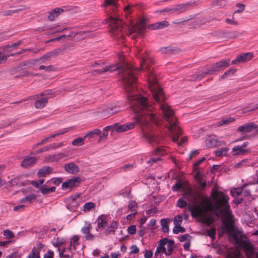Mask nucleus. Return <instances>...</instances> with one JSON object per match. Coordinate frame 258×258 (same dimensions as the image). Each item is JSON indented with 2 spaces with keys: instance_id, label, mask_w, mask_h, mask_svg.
Masks as SVG:
<instances>
[{
  "instance_id": "nucleus-1",
  "label": "nucleus",
  "mask_w": 258,
  "mask_h": 258,
  "mask_svg": "<svg viewBox=\"0 0 258 258\" xmlns=\"http://www.w3.org/2000/svg\"><path fill=\"white\" fill-rule=\"evenodd\" d=\"M212 196L215 202V208L209 199L206 198L202 199L198 192L190 188H187L183 195L184 199L191 203L187 206L191 216L198 217L201 222L208 225L213 221V212L217 216H219L221 214H229L228 195L222 191L213 190Z\"/></svg>"
},
{
  "instance_id": "nucleus-2",
  "label": "nucleus",
  "mask_w": 258,
  "mask_h": 258,
  "mask_svg": "<svg viewBox=\"0 0 258 258\" xmlns=\"http://www.w3.org/2000/svg\"><path fill=\"white\" fill-rule=\"evenodd\" d=\"M128 101L132 110L137 113L135 116V121L122 125L115 123L105 127L104 130H111L112 132L116 131L117 133H121L134 128L135 124L138 123L143 130V138L150 144L158 143L159 141L158 137L154 134L149 133L145 129V127L149 125L150 122L157 126L161 124L160 120L153 113L154 107L149 103L146 97L140 94L134 95L132 97L128 96Z\"/></svg>"
},
{
  "instance_id": "nucleus-3",
  "label": "nucleus",
  "mask_w": 258,
  "mask_h": 258,
  "mask_svg": "<svg viewBox=\"0 0 258 258\" xmlns=\"http://www.w3.org/2000/svg\"><path fill=\"white\" fill-rule=\"evenodd\" d=\"M149 87L152 92L154 99L158 103L159 108L164 119L168 122L169 131L172 135L173 142H177L179 136L181 134V129L175 116L174 111L165 101L164 95L161 88L158 85V80L156 75L150 71L148 73Z\"/></svg>"
},
{
  "instance_id": "nucleus-4",
  "label": "nucleus",
  "mask_w": 258,
  "mask_h": 258,
  "mask_svg": "<svg viewBox=\"0 0 258 258\" xmlns=\"http://www.w3.org/2000/svg\"><path fill=\"white\" fill-rule=\"evenodd\" d=\"M102 69L96 70L95 72L102 74L105 72L118 70L121 75L122 85L127 92L128 96L132 97L134 95L139 94L137 87L136 74L139 70L138 68H134L127 62L111 64L104 66L102 64Z\"/></svg>"
},
{
  "instance_id": "nucleus-5",
  "label": "nucleus",
  "mask_w": 258,
  "mask_h": 258,
  "mask_svg": "<svg viewBox=\"0 0 258 258\" xmlns=\"http://www.w3.org/2000/svg\"><path fill=\"white\" fill-rule=\"evenodd\" d=\"M118 5V0H105L101 6L104 8L107 15L109 16L108 18L104 20V23L109 24L110 34L115 39L122 38L121 31L124 24L121 19L111 15V12H116Z\"/></svg>"
},
{
  "instance_id": "nucleus-6",
  "label": "nucleus",
  "mask_w": 258,
  "mask_h": 258,
  "mask_svg": "<svg viewBox=\"0 0 258 258\" xmlns=\"http://www.w3.org/2000/svg\"><path fill=\"white\" fill-rule=\"evenodd\" d=\"M224 225L226 230L231 234L235 242L244 250V245L245 243L251 244L247 238L244 235L242 231L234 227L231 216H229L224 222Z\"/></svg>"
},
{
  "instance_id": "nucleus-7",
  "label": "nucleus",
  "mask_w": 258,
  "mask_h": 258,
  "mask_svg": "<svg viewBox=\"0 0 258 258\" xmlns=\"http://www.w3.org/2000/svg\"><path fill=\"white\" fill-rule=\"evenodd\" d=\"M145 28V22L144 20H141L137 25L132 26L128 29L127 35L131 36L132 39H135L137 37V35H143Z\"/></svg>"
},
{
  "instance_id": "nucleus-8",
  "label": "nucleus",
  "mask_w": 258,
  "mask_h": 258,
  "mask_svg": "<svg viewBox=\"0 0 258 258\" xmlns=\"http://www.w3.org/2000/svg\"><path fill=\"white\" fill-rule=\"evenodd\" d=\"M120 111V107L115 104L105 105L101 108L99 112L104 116L108 117Z\"/></svg>"
},
{
  "instance_id": "nucleus-9",
  "label": "nucleus",
  "mask_w": 258,
  "mask_h": 258,
  "mask_svg": "<svg viewBox=\"0 0 258 258\" xmlns=\"http://www.w3.org/2000/svg\"><path fill=\"white\" fill-rule=\"evenodd\" d=\"M230 61V60L229 59L222 60L219 62L213 64L210 66L211 71H213L214 73L223 70L229 66Z\"/></svg>"
},
{
  "instance_id": "nucleus-10",
  "label": "nucleus",
  "mask_w": 258,
  "mask_h": 258,
  "mask_svg": "<svg viewBox=\"0 0 258 258\" xmlns=\"http://www.w3.org/2000/svg\"><path fill=\"white\" fill-rule=\"evenodd\" d=\"M257 128V126L254 122H249L239 126L237 131L242 134L249 133Z\"/></svg>"
},
{
  "instance_id": "nucleus-11",
  "label": "nucleus",
  "mask_w": 258,
  "mask_h": 258,
  "mask_svg": "<svg viewBox=\"0 0 258 258\" xmlns=\"http://www.w3.org/2000/svg\"><path fill=\"white\" fill-rule=\"evenodd\" d=\"M141 58V69H150V66L152 63V59L148 53H145L144 54L139 56Z\"/></svg>"
},
{
  "instance_id": "nucleus-12",
  "label": "nucleus",
  "mask_w": 258,
  "mask_h": 258,
  "mask_svg": "<svg viewBox=\"0 0 258 258\" xmlns=\"http://www.w3.org/2000/svg\"><path fill=\"white\" fill-rule=\"evenodd\" d=\"M81 182V179L79 177H74L69 179L64 182L62 184V188L68 189L71 188L75 186H78Z\"/></svg>"
},
{
  "instance_id": "nucleus-13",
  "label": "nucleus",
  "mask_w": 258,
  "mask_h": 258,
  "mask_svg": "<svg viewBox=\"0 0 258 258\" xmlns=\"http://www.w3.org/2000/svg\"><path fill=\"white\" fill-rule=\"evenodd\" d=\"M61 50L60 48H57L54 49L50 52H48L42 56L41 57L38 58L39 61H41L42 63L45 62L46 61L49 60L52 57L58 55Z\"/></svg>"
},
{
  "instance_id": "nucleus-14",
  "label": "nucleus",
  "mask_w": 258,
  "mask_h": 258,
  "mask_svg": "<svg viewBox=\"0 0 258 258\" xmlns=\"http://www.w3.org/2000/svg\"><path fill=\"white\" fill-rule=\"evenodd\" d=\"M244 246L248 258H258V252L255 250L252 244L245 243Z\"/></svg>"
},
{
  "instance_id": "nucleus-15",
  "label": "nucleus",
  "mask_w": 258,
  "mask_h": 258,
  "mask_svg": "<svg viewBox=\"0 0 258 258\" xmlns=\"http://www.w3.org/2000/svg\"><path fill=\"white\" fill-rule=\"evenodd\" d=\"M253 57V55L250 52L241 54L238 55L237 58L232 61V64H238L241 62H244L250 60Z\"/></svg>"
},
{
  "instance_id": "nucleus-16",
  "label": "nucleus",
  "mask_w": 258,
  "mask_h": 258,
  "mask_svg": "<svg viewBox=\"0 0 258 258\" xmlns=\"http://www.w3.org/2000/svg\"><path fill=\"white\" fill-rule=\"evenodd\" d=\"M91 228V224L86 223L85 226L81 229V231L85 235V239L87 240H93L94 239V235L90 232Z\"/></svg>"
},
{
  "instance_id": "nucleus-17",
  "label": "nucleus",
  "mask_w": 258,
  "mask_h": 258,
  "mask_svg": "<svg viewBox=\"0 0 258 258\" xmlns=\"http://www.w3.org/2000/svg\"><path fill=\"white\" fill-rule=\"evenodd\" d=\"M196 5V2L187 3L185 4H179L174 7V10L178 11V13H183L187 10L188 7H195Z\"/></svg>"
},
{
  "instance_id": "nucleus-18",
  "label": "nucleus",
  "mask_w": 258,
  "mask_h": 258,
  "mask_svg": "<svg viewBox=\"0 0 258 258\" xmlns=\"http://www.w3.org/2000/svg\"><path fill=\"white\" fill-rule=\"evenodd\" d=\"M63 12V10L60 8H57L49 11L47 18L49 21H52Z\"/></svg>"
},
{
  "instance_id": "nucleus-19",
  "label": "nucleus",
  "mask_w": 258,
  "mask_h": 258,
  "mask_svg": "<svg viewBox=\"0 0 258 258\" xmlns=\"http://www.w3.org/2000/svg\"><path fill=\"white\" fill-rule=\"evenodd\" d=\"M37 160V159L33 157H29L24 159L21 163V166L23 168H27L33 166L35 164Z\"/></svg>"
},
{
  "instance_id": "nucleus-20",
  "label": "nucleus",
  "mask_w": 258,
  "mask_h": 258,
  "mask_svg": "<svg viewBox=\"0 0 258 258\" xmlns=\"http://www.w3.org/2000/svg\"><path fill=\"white\" fill-rule=\"evenodd\" d=\"M38 61L39 59H38V58L26 60L23 62L21 64V66L23 69H32L35 70V67L37 66L36 63Z\"/></svg>"
},
{
  "instance_id": "nucleus-21",
  "label": "nucleus",
  "mask_w": 258,
  "mask_h": 258,
  "mask_svg": "<svg viewBox=\"0 0 258 258\" xmlns=\"http://www.w3.org/2000/svg\"><path fill=\"white\" fill-rule=\"evenodd\" d=\"M169 25V22L166 21H163L155 23L148 26V28L151 30L160 29L167 27Z\"/></svg>"
},
{
  "instance_id": "nucleus-22",
  "label": "nucleus",
  "mask_w": 258,
  "mask_h": 258,
  "mask_svg": "<svg viewBox=\"0 0 258 258\" xmlns=\"http://www.w3.org/2000/svg\"><path fill=\"white\" fill-rule=\"evenodd\" d=\"M66 171L70 173L75 174L79 171V168L74 163H69L64 166Z\"/></svg>"
},
{
  "instance_id": "nucleus-23",
  "label": "nucleus",
  "mask_w": 258,
  "mask_h": 258,
  "mask_svg": "<svg viewBox=\"0 0 258 258\" xmlns=\"http://www.w3.org/2000/svg\"><path fill=\"white\" fill-rule=\"evenodd\" d=\"M22 177H23L22 176H19L15 177L9 181L8 183L11 186L14 185L21 186L24 185L25 184V182L22 180Z\"/></svg>"
},
{
  "instance_id": "nucleus-24",
  "label": "nucleus",
  "mask_w": 258,
  "mask_h": 258,
  "mask_svg": "<svg viewBox=\"0 0 258 258\" xmlns=\"http://www.w3.org/2000/svg\"><path fill=\"white\" fill-rule=\"evenodd\" d=\"M195 178L200 185L201 188L204 189L206 185V181L205 179V176L201 174L199 171H198L195 176Z\"/></svg>"
},
{
  "instance_id": "nucleus-25",
  "label": "nucleus",
  "mask_w": 258,
  "mask_h": 258,
  "mask_svg": "<svg viewBox=\"0 0 258 258\" xmlns=\"http://www.w3.org/2000/svg\"><path fill=\"white\" fill-rule=\"evenodd\" d=\"M206 144L208 148H213L219 145L217 138L214 135L209 136L206 141Z\"/></svg>"
},
{
  "instance_id": "nucleus-26",
  "label": "nucleus",
  "mask_w": 258,
  "mask_h": 258,
  "mask_svg": "<svg viewBox=\"0 0 258 258\" xmlns=\"http://www.w3.org/2000/svg\"><path fill=\"white\" fill-rule=\"evenodd\" d=\"M38 99L35 102V107L37 109H42L43 108L48 102V98L46 97H43L40 98L41 96L38 97L36 96Z\"/></svg>"
},
{
  "instance_id": "nucleus-27",
  "label": "nucleus",
  "mask_w": 258,
  "mask_h": 258,
  "mask_svg": "<svg viewBox=\"0 0 258 258\" xmlns=\"http://www.w3.org/2000/svg\"><path fill=\"white\" fill-rule=\"evenodd\" d=\"M162 240H165L166 241L165 247L167 251L165 252V254L170 255L173 250L174 241L172 240H168L167 238L162 239Z\"/></svg>"
},
{
  "instance_id": "nucleus-28",
  "label": "nucleus",
  "mask_w": 258,
  "mask_h": 258,
  "mask_svg": "<svg viewBox=\"0 0 258 258\" xmlns=\"http://www.w3.org/2000/svg\"><path fill=\"white\" fill-rule=\"evenodd\" d=\"M160 51L162 53L171 52L173 54H177L181 51L179 48L171 46L162 47L160 49Z\"/></svg>"
},
{
  "instance_id": "nucleus-29",
  "label": "nucleus",
  "mask_w": 258,
  "mask_h": 258,
  "mask_svg": "<svg viewBox=\"0 0 258 258\" xmlns=\"http://www.w3.org/2000/svg\"><path fill=\"white\" fill-rule=\"evenodd\" d=\"M52 168L49 166H44L41 168L38 172V177H45L50 173L52 171Z\"/></svg>"
},
{
  "instance_id": "nucleus-30",
  "label": "nucleus",
  "mask_w": 258,
  "mask_h": 258,
  "mask_svg": "<svg viewBox=\"0 0 258 258\" xmlns=\"http://www.w3.org/2000/svg\"><path fill=\"white\" fill-rule=\"evenodd\" d=\"M226 258H242V257L240 251L238 249H234L227 252Z\"/></svg>"
},
{
  "instance_id": "nucleus-31",
  "label": "nucleus",
  "mask_w": 258,
  "mask_h": 258,
  "mask_svg": "<svg viewBox=\"0 0 258 258\" xmlns=\"http://www.w3.org/2000/svg\"><path fill=\"white\" fill-rule=\"evenodd\" d=\"M247 185V184H244L240 188H234L231 190V194L233 197H237L242 193L243 190Z\"/></svg>"
},
{
  "instance_id": "nucleus-32",
  "label": "nucleus",
  "mask_w": 258,
  "mask_h": 258,
  "mask_svg": "<svg viewBox=\"0 0 258 258\" xmlns=\"http://www.w3.org/2000/svg\"><path fill=\"white\" fill-rule=\"evenodd\" d=\"M117 229V223L116 221H113L109 226L106 229L105 232L107 234L114 233Z\"/></svg>"
},
{
  "instance_id": "nucleus-33",
  "label": "nucleus",
  "mask_w": 258,
  "mask_h": 258,
  "mask_svg": "<svg viewBox=\"0 0 258 258\" xmlns=\"http://www.w3.org/2000/svg\"><path fill=\"white\" fill-rule=\"evenodd\" d=\"M97 221L98 228H103L107 225V221L106 217L104 216L99 217Z\"/></svg>"
},
{
  "instance_id": "nucleus-34",
  "label": "nucleus",
  "mask_w": 258,
  "mask_h": 258,
  "mask_svg": "<svg viewBox=\"0 0 258 258\" xmlns=\"http://www.w3.org/2000/svg\"><path fill=\"white\" fill-rule=\"evenodd\" d=\"M36 199V196L35 195L32 194L20 200L21 203H31Z\"/></svg>"
},
{
  "instance_id": "nucleus-35",
  "label": "nucleus",
  "mask_w": 258,
  "mask_h": 258,
  "mask_svg": "<svg viewBox=\"0 0 258 258\" xmlns=\"http://www.w3.org/2000/svg\"><path fill=\"white\" fill-rule=\"evenodd\" d=\"M73 34L74 36L80 35L83 39L88 37H92L93 36L92 32L89 31L75 32Z\"/></svg>"
},
{
  "instance_id": "nucleus-36",
  "label": "nucleus",
  "mask_w": 258,
  "mask_h": 258,
  "mask_svg": "<svg viewBox=\"0 0 258 258\" xmlns=\"http://www.w3.org/2000/svg\"><path fill=\"white\" fill-rule=\"evenodd\" d=\"M87 138V135H85L83 138H78L75 139L72 143V144L75 146H81L84 145V141Z\"/></svg>"
},
{
  "instance_id": "nucleus-37",
  "label": "nucleus",
  "mask_w": 258,
  "mask_h": 258,
  "mask_svg": "<svg viewBox=\"0 0 258 258\" xmlns=\"http://www.w3.org/2000/svg\"><path fill=\"white\" fill-rule=\"evenodd\" d=\"M213 73V71H211V67H210L209 68L207 69L206 71H202L200 72L199 75L197 76L195 80L201 79L205 76L209 74H212Z\"/></svg>"
},
{
  "instance_id": "nucleus-38",
  "label": "nucleus",
  "mask_w": 258,
  "mask_h": 258,
  "mask_svg": "<svg viewBox=\"0 0 258 258\" xmlns=\"http://www.w3.org/2000/svg\"><path fill=\"white\" fill-rule=\"evenodd\" d=\"M79 237L77 235H74L73 236L70 242V249L73 247L74 250H76V246L79 244Z\"/></svg>"
},
{
  "instance_id": "nucleus-39",
  "label": "nucleus",
  "mask_w": 258,
  "mask_h": 258,
  "mask_svg": "<svg viewBox=\"0 0 258 258\" xmlns=\"http://www.w3.org/2000/svg\"><path fill=\"white\" fill-rule=\"evenodd\" d=\"M234 119L231 117H226L223 118L221 121L217 123V126H221L224 124H227L228 123L233 121Z\"/></svg>"
},
{
  "instance_id": "nucleus-40",
  "label": "nucleus",
  "mask_w": 258,
  "mask_h": 258,
  "mask_svg": "<svg viewBox=\"0 0 258 258\" xmlns=\"http://www.w3.org/2000/svg\"><path fill=\"white\" fill-rule=\"evenodd\" d=\"M95 207V205L92 202L86 203L83 206V211L85 212L90 211L91 210L94 209Z\"/></svg>"
},
{
  "instance_id": "nucleus-41",
  "label": "nucleus",
  "mask_w": 258,
  "mask_h": 258,
  "mask_svg": "<svg viewBox=\"0 0 258 258\" xmlns=\"http://www.w3.org/2000/svg\"><path fill=\"white\" fill-rule=\"evenodd\" d=\"M41 192L43 195L48 194L50 192H54L55 190V187L54 186L47 188L45 186V185H43L41 187L40 189Z\"/></svg>"
},
{
  "instance_id": "nucleus-42",
  "label": "nucleus",
  "mask_w": 258,
  "mask_h": 258,
  "mask_svg": "<svg viewBox=\"0 0 258 258\" xmlns=\"http://www.w3.org/2000/svg\"><path fill=\"white\" fill-rule=\"evenodd\" d=\"M232 151L235 152V155H243L246 150L243 149L240 146H236L233 148Z\"/></svg>"
},
{
  "instance_id": "nucleus-43",
  "label": "nucleus",
  "mask_w": 258,
  "mask_h": 258,
  "mask_svg": "<svg viewBox=\"0 0 258 258\" xmlns=\"http://www.w3.org/2000/svg\"><path fill=\"white\" fill-rule=\"evenodd\" d=\"M9 55L5 53V49L0 48V64L5 62Z\"/></svg>"
},
{
  "instance_id": "nucleus-44",
  "label": "nucleus",
  "mask_w": 258,
  "mask_h": 258,
  "mask_svg": "<svg viewBox=\"0 0 258 258\" xmlns=\"http://www.w3.org/2000/svg\"><path fill=\"white\" fill-rule=\"evenodd\" d=\"M168 220L167 219H163L161 220V224L164 232L166 233L169 231V226L168 225Z\"/></svg>"
},
{
  "instance_id": "nucleus-45",
  "label": "nucleus",
  "mask_w": 258,
  "mask_h": 258,
  "mask_svg": "<svg viewBox=\"0 0 258 258\" xmlns=\"http://www.w3.org/2000/svg\"><path fill=\"white\" fill-rule=\"evenodd\" d=\"M229 150L228 148H224L220 149L218 150L215 151L216 156L220 157L222 156H225L227 154V152Z\"/></svg>"
},
{
  "instance_id": "nucleus-46",
  "label": "nucleus",
  "mask_w": 258,
  "mask_h": 258,
  "mask_svg": "<svg viewBox=\"0 0 258 258\" xmlns=\"http://www.w3.org/2000/svg\"><path fill=\"white\" fill-rule=\"evenodd\" d=\"M166 245L165 240L161 239L159 242L158 247L160 249L161 252H164L165 254V252L167 251Z\"/></svg>"
},
{
  "instance_id": "nucleus-47",
  "label": "nucleus",
  "mask_w": 258,
  "mask_h": 258,
  "mask_svg": "<svg viewBox=\"0 0 258 258\" xmlns=\"http://www.w3.org/2000/svg\"><path fill=\"white\" fill-rule=\"evenodd\" d=\"M137 207V203L134 201H131L129 202L128 205V209L132 212H136V208Z\"/></svg>"
},
{
  "instance_id": "nucleus-48",
  "label": "nucleus",
  "mask_w": 258,
  "mask_h": 258,
  "mask_svg": "<svg viewBox=\"0 0 258 258\" xmlns=\"http://www.w3.org/2000/svg\"><path fill=\"white\" fill-rule=\"evenodd\" d=\"M236 71L235 69H230L226 71L220 77L221 79H224L227 77L229 76L230 74L233 75Z\"/></svg>"
},
{
  "instance_id": "nucleus-49",
  "label": "nucleus",
  "mask_w": 258,
  "mask_h": 258,
  "mask_svg": "<svg viewBox=\"0 0 258 258\" xmlns=\"http://www.w3.org/2000/svg\"><path fill=\"white\" fill-rule=\"evenodd\" d=\"M216 235V229L214 228H212L209 230H207L206 232V235L210 237L212 240L215 239V236Z\"/></svg>"
},
{
  "instance_id": "nucleus-50",
  "label": "nucleus",
  "mask_w": 258,
  "mask_h": 258,
  "mask_svg": "<svg viewBox=\"0 0 258 258\" xmlns=\"http://www.w3.org/2000/svg\"><path fill=\"white\" fill-rule=\"evenodd\" d=\"M175 226L173 229V232L175 234H177L179 232H185V229L181 226L180 225H174Z\"/></svg>"
},
{
  "instance_id": "nucleus-51",
  "label": "nucleus",
  "mask_w": 258,
  "mask_h": 258,
  "mask_svg": "<svg viewBox=\"0 0 258 258\" xmlns=\"http://www.w3.org/2000/svg\"><path fill=\"white\" fill-rule=\"evenodd\" d=\"M3 235L6 239L12 238L14 237L13 232L9 229L4 231Z\"/></svg>"
},
{
  "instance_id": "nucleus-52",
  "label": "nucleus",
  "mask_w": 258,
  "mask_h": 258,
  "mask_svg": "<svg viewBox=\"0 0 258 258\" xmlns=\"http://www.w3.org/2000/svg\"><path fill=\"white\" fill-rule=\"evenodd\" d=\"M101 132L100 130L95 129L92 131L89 132L86 135H87V137L89 136L91 138H92V137H93V136L94 135H100L101 134Z\"/></svg>"
},
{
  "instance_id": "nucleus-53",
  "label": "nucleus",
  "mask_w": 258,
  "mask_h": 258,
  "mask_svg": "<svg viewBox=\"0 0 258 258\" xmlns=\"http://www.w3.org/2000/svg\"><path fill=\"white\" fill-rule=\"evenodd\" d=\"M28 258H40L38 250H32L31 252L29 254Z\"/></svg>"
},
{
  "instance_id": "nucleus-54",
  "label": "nucleus",
  "mask_w": 258,
  "mask_h": 258,
  "mask_svg": "<svg viewBox=\"0 0 258 258\" xmlns=\"http://www.w3.org/2000/svg\"><path fill=\"white\" fill-rule=\"evenodd\" d=\"M187 205V203L181 199H179L177 202V206L180 208H183Z\"/></svg>"
},
{
  "instance_id": "nucleus-55",
  "label": "nucleus",
  "mask_w": 258,
  "mask_h": 258,
  "mask_svg": "<svg viewBox=\"0 0 258 258\" xmlns=\"http://www.w3.org/2000/svg\"><path fill=\"white\" fill-rule=\"evenodd\" d=\"M182 221V217L180 215L176 216L174 219V225H181Z\"/></svg>"
},
{
  "instance_id": "nucleus-56",
  "label": "nucleus",
  "mask_w": 258,
  "mask_h": 258,
  "mask_svg": "<svg viewBox=\"0 0 258 258\" xmlns=\"http://www.w3.org/2000/svg\"><path fill=\"white\" fill-rule=\"evenodd\" d=\"M40 70H44L46 72H49L53 71V66L51 65L48 66H45L43 65H41L39 66Z\"/></svg>"
},
{
  "instance_id": "nucleus-57",
  "label": "nucleus",
  "mask_w": 258,
  "mask_h": 258,
  "mask_svg": "<svg viewBox=\"0 0 258 258\" xmlns=\"http://www.w3.org/2000/svg\"><path fill=\"white\" fill-rule=\"evenodd\" d=\"M194 17H195V15H190V16H189V18L187 19L183 20L182 21L181 20H176L175 21H173V23L176 24H178L182 22H186L190 20L193 19L194 18Z\"/></svg>"
},
{
  "instance_id": "nucleus-58",
  "label": "nucleus",
  "mask_w": 258,
  "mask_h": 258,
  "mask_svg": "<svg viewBox=\"0 0 258 258\" xmlns=\"http://www.w3.org/2000/svg\"><path fill=\"white\" fill-rule=\"evenodd\" d=\"M20 11V10H7L3 12V15L5 16L11 15L13 13H18Z\"/></svg>"
},
{
  "instance_id": "nucleus-59",
  "label": "nucleus",
  "mask_w": 258,
  "mask_h": 258,
  "mask_svg": "<svg viewBox=\"0 0 258 258\" xmlns=\"http://www.w3.org/2000/svg\"><path fill=\"white\" fill-rule=\"evenodd\" d=\"M182 187V183L177 182L172 187V190H178Z\"/></svg>"
},
{
  "instance_id": "nucleus-60",
  "label": "nucleus",
  "mask_w": 258,
  "mask_h": 258,
  "mask_svg": "<svg viewBox=\"0 0 258 258\" xmlns=\"http://www.w3.org/2000/svg\"><path fill=\"white\" fill-rule=\"evenodd\" d=\"M44 181L43 179H39L38 181H33L31 182V184L35 187H38L39 185L42 184Z\"/></svg>"
},
{
  "instance_id": "nucleus-61",
  "label": "nucleus",
  "mask_w": 258,
  "mask_h": 258,
  "mask_svg": "<svg viewBox=\"0 0 258 258\" xmlns=\"http://www.w3.org/2000/svg\"><path fill=\"white\" fill-rule=\"evenodd\" d=\"M127 231L130 234H134L136 232V227L135 225H131L127 228Z\"/></svg>"
},
{
  "instance_id": "nucleus-62",
  "label": "nucleus",
  "mask_w": 258,
  "mask_h": 258,
  "mask_svg": "<svg viewBox=\"0 0 258 258\" xmlns=\"http://www.w3.org/2000/svg\"><path fill=\"white\" fill-rule=\"evenodd\" d=\"M163 11H165V13H167L168 15H171L175 12V10L174 8H166L163 9Z\"/></svg>"
},
{
  "instance_id": "nucleus-63",
  "label": "nucleus",
  "mask_w": 258,
  "mask_h": 258,
  "mask_svg": "<svg viewBox=\"0 0 258 258\" xmlns=\"http://www.w3.org/2000/svg\"><path fill=\"white\" fill-rule=\"evenodd\" d=\"M225 22H226V23H227V24H230V25H237V24H238L237 22L234 20V18H233L232 19H230L228 18L226 19Z\"/></svg>"
},
{
  "instance_id": "nucleus-64",
  "label": "nucleus",
  "mask_w": 258,
  "mask_h": 258,
  "mask_svg": "<svg viewBox=\"0 0 258 258\" xmlns=\"http://www.w3.org/2000/svg\"><path fill=\"white\" fill-rule=\"evenodd\" d=\"M81 200L78 196H76V198H72V201L71 202V205L72 206H75L76 202H80Z\"/></svg>"
}]
</instances>
